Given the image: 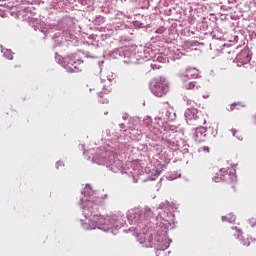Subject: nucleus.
I'll return each mask as SVG.
<instances>
[{
	"instance_id": "obj_14",
	"label": "nucleus",
	"mask_w": 256,
	"mask_h": 256,
	"mask_svg": "<svg viewBox=\"0 0 256 256\" xmlns=\"http://www.w3.org/2000/svg\"><path fill=\"white\" fill-rule=\"evenodd\" d=\"M250 227H256V217H251L248 220Z\"/></svg>"
},
{
	"instance_id": "obj_17",
	"label": "nucleus",
	"mask_w": 256,
	"mask_h": 256,
	"mask_svg": "<svg viewBox=\"0 0 256 256\" xmlns=\"http://www.w3.org/2000/svg\"><path fill=\"white\" fill-rule=\"evenodd\" d=\"M143 247H146V248L153 247V243L151 242V240H149L148 242L143 244Z\"/></svg>"
},
{
	"instance_id": "obj_19",
	"label": "nucleus",
	"mask_w": 256,
	"mask_h": 256,
	"mask_svg": "<svg viewBox=\"0 0 256 256\" xmlns=\"http://www.w3.org/2000/svg\"><path fill=\"white\" fill-rule=\"evenodd\" d=\"M61 165H63L62 162H57V163H56V168L59 169V167H61Z\"/></svg>"
},
{
	"instance_id": "obj_23",
	"label": "nucleus",
	"mask_w": 256,
	"mask_h": 256,
	"mask_svg": "<svg viewBox=\"0 0 256 256\" xmlns=\"http://www.w3.org/2000/svg\"><path fill=\"white\" fill-rule=\"evenodd\" d=\"M136 215H139V213H136Z\"/></svg>"
},
{
	"instance_id": "obj_15",
	"label": "nucleus",
	"mask_w": 256,
	"mask_h": 256,
	"mask_svg": "<svg viewBox=\"0 0 256 256\" xmlns=\"http://www.w3.org/2000/svg\"><path fill=\"white\" fill-rule=\"evenodd\" d=\"M236 107H241V103H233L230 106V111H234V109H236Z\"/></svg>"
},
{
	"instance_id": "obj_16",
	"label": "nucleus",
	"mask_w": 256,
	"mask_h": 256,
	"mask_svg": "<svg viewBox=\"0 0 256 256\" xmlns=\"http://www.w3.org/2000/svg\"><path fill=\"white\" fill-rule=\"evenodd\" d=\"M165 164H160V170H156L157 175H161V171H163V169H165Z\"/></svg>"
},
{
	"instance_id": "obj_1",
	"label": "nucleus",
	"mask_w": 256,
	"mask_h": 256,
	"mask_svg": "<svg viewBox=\"0 0 256 256\" xmlns=\"http://www.w3.org/2000/svg\"><path fill=\"white\" fill-rule=\"evenodd\" d=\"M213 181H215V183H221V181H226V191H228V193H235L237 191V170L233 166L231 168H228V170L222 168L213 177Z\"/></svg>"
},
{
	"instance_id": "obj_3",
	"label": "nucleus",
	"mask_w": 256,
	"mask_h": 256,
	"mask_svg": "<svg viewBox=\"0 0 256 256\" xmlns=\"http://www.w3.org/2000/svg\"><path fill=\"white\" fill-rule=\"evenodd\" d=\"M106 225L107 227L101 228V226ZM104 229V231H109L113 229V225L109 224V219L104 218L102 215H94L90 219L89 229Z\"/></svg>"
},
{
	"instance_id": "obj_6",
	"label": "nucleus",
	"mask_w": 256,
	"mask_h": 256,
	"mask_svg": "<svg viewBox=\"0 0 256 256\" xmlns=\"http://www.w3.org/2000/svg\"><path fill=\"white\" fill-rule=\"evenodd\" d=\"M185 117L186 119H188L189 121L191 120H195L197 121V119H199V110L195 109V108H190L187 109L185 112Z\"/></svg>"
},
{
	"instance_id": "obj_12",
	"label": "nucleus",
	"mask_w": 256,
	"mask_h": 256,
	"mask_svg": "<svg viewBox=\"0 0 256 256\" xmlns=\"http://www.w3.org/2000/svg\"><path fill=\"white\" fill-rule=\"evenodd\" d=\"M4 57H6V59H9L10 61L13 60V52L11 50H5Z\"/></svg>"
},
{
	"instance_id": "obj_13",
	"label": "nucleus",
	"mask_w": 256,
	"mask_h": 256,
	"mask_svg": "<svg viewBox=\"0 0 256 256\" xmlns=\"http://www.w3.org/2000/svg\"><path fill=\"white\" fill-rule=\"evenodd\" d=\"M198 153H209V146H202L198 149Z\"/></svg>"
},
{
	"instance_id": "obj_4",
	"label": "nucleus",
	"mask_w": 256,
	"mask_h": 256,
	"mask_svg": "<svg viewBox=\"0 0 256 256\" xmlns=\"http://www.w3.org/2000/svg\"><path fill=\"white\" fill-rule=\"evenodd\" d=\"M181 81H189V79H197L199 77V71L195 68H186L179 74Z\"/></svg>"
},
{
	"instance_id": "obj_2",
	"label": "nucleus",
	"mask_w": 256,
	"mask_h": 256,
	"mask_svg": "<svg viewBox=\"0 0 256 256\" xmlns=\"http://www.w3.org/2000/svg\"><path fill=\"white\" fill-rule=\"evenodd\" d=\"M150 89L155 97H164L169 92V84L163 77L151 81Z\"/></svg>"
},
{
	"instance_id": "obj_8",
	"label": "nucleus",
	"mask_w": 256,
	"mask_h": 256,
	"mask_svg": "<svg viewBox=\"0 0 256 256\" xmlns=\"http://www.w3.org/2000/svg\"><path fill=\"white\" fill-rule=\"evenodd\" d=\"M233 137H236L239 141H243V133L235 128L231 129Z\"/></svg>"
},
{
	"instance_id": "obj_20",
	"label": "nucleus",
	"mask_w": 256,
	"mask_h": 256,
	"mask_svg": "<svg viewBox=\"0 0 256 256\" xmlns=\"http://www.w3.org/2000/svg\"><path fill=\"white\" fill-rule=\"evenodd\" d=\"M151 67L152 69H159V66H157V64H152Z\"/></svg>"
},
{
	"instance_id": "obj_5",
	"label": "nucleus",
	"mask_w": 256,
	"mask_h": 256,
	"mask_svg": "<svg viewBox=\"0 0 256 256\" xmlns=\"http://www.w3.org/2000/svg\"><path fill=\"white\" fill-rule=\"evenodd\" d=\"M207 136V130L204 127L197 128L194 134V139L196 143H203L205 137Z\"/></svg>"
},
{
	"instance_id": "obj_21",
	"label": "nucleus",
	"mask_w": 256,
	"mask_h": 256,
	"mask_svg": "<svg viewBox=\"0 0 256 256\" xmlns=\"http://www.w3.org/2000/svg\"><path fill=\"white\" fill-rule=\"evenodd\" d=\"M145 211H146V213H148V216L152 215L151 209H145Z\"/></svg>"
},
{
	"instance_id": "obj_9",
	"label": "nucleus",
	"mask_w": 256,
	"mask_h": 256,
	"mask_svg": "<svg viewBox=\"0 0 256 256\" xmlns=\"http://www.w3.org/2000/svg\"><path fill=\"white\" fill-rule=\"evenodd\" d=\"M242 57L244 59L243 63H249V61H251V56L249 54H240V55H238V61L241 60Z\"/></svg>"
},
{
	"instance_id": "obj_10",
	"label": "nucleus",
	"mask_w": 256,
	"mask_h": 256,
	"mask_svg": "<svg viewBox=\"0 0 256 256\" xmlns=\"http://www.w3.org/2000/svg\"><path fill=\"white\" fill-rule=\"evenodd\" d=\"M240 239H242V242L241 244L244 246V247H249V245H251V240L249 239V237H243V236H240Z\"/></svg>"
},
{
	"instance_id": "obj_7",
	"label": "nucleus",
	"mask_w": 256,
	"mask_h": 256,
	"mask_svg": "<svg viewBox=\"0 0 256 256\" xmlns=\"http://www.w3.org/2000/svg\"><path fill=\"white\" fill-rule=\"evenodd\" d=\"M98 101L102 103V105H105L106 103H109V94L100 92L98 93Z\"/></svg>"
},
{
	"instance_id": "obj_18",
	"label": "nucleus",
	"mask_w": 256,
	"mask_h": 256,
	"mask_svg": "<svg viewBox=\"0 0 256 256\" xmlns=\"http://www.w3.org/2000/svg\"><path fill=\"white\" fill-rule=\"evenodd\" d=\"M144 124H145L146 127H149V125H151V119H146L144 121Z\"/></svg>"
},
{
	"instance_id": "obj_11",
	"label": "nucleus",
	"mask_w": 256,
	"mask_h": 256,
	"mask_svg": "<svg viewBox=\"0 0 256 256\" xmlns=\"http://www.w3.org/2000/svg\"><path fill=\"white\" fill-rule=\"evenodd\" d=\"M186 89H197V81L189 82L185 85Z\"/></svg>"
},
{
	"instance_id": "obj_22",
	"label": "nucleus",
	"mask_w": 256,
	"mask_h": 256,
	"mask_svg": "<svg viewBox=\"0 0 256 256\" xmlns=\"http://www.w3.org/2000/svg\"><path fill=\"white\" fill-rule=\"evenodd\" d=\"M222 221H227V216H222Z\"/></svg>"
}]
</instances>
